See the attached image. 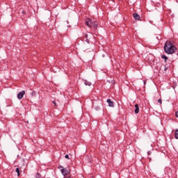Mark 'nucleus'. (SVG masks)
Segmentation results:
<instances>
[{
  "label": "nucleus",
  "mask_w": 178,
  "mask_h": 178,
  "mask_svg": "<svg viewBox=\"0 0 178 178\" xmlns=\"http://www.w3.org/2000/svg\"><path fill=\"white\" fill-rule=\"evenodd\" d=\"M165 70H166V68H165Z\"/></svg>",
  "instance_id": "obj_18"
},
{
  "label": "nucleus",
  "mask_w": 178,
  "mask_h": 178,
  "mask_svg": "<svg viewBox=\"0 0 178 178\" xmlns=\"http://www.w3.org/2000/svg\"><path fill=\"white\" fill-rule=\"evenodd\" d=\"M175 115H176L177 118H178V111H177V112L175 113Z\"/></svg>",
  "instance_id": "obj_17"
},
{
  "label": "nucleus",
  "mask_w": 178,
  "mask_h": 178,
  "mask_svg": "<svg viewBox=\"0 0 178 178\" xmlns=\"http://www.w3.org/2000/svg\"><path fill=\"white\" fill-rule=\"evenodd\" d=\"M86 24L88 27H90V28L94 27L95 29H97V27H98V25L95 22V21L90 19H86Z\"/></svg>",
  "instance_id": "obj_2"
},
{
  "label": "nucleus",
  "mask_w": 178,
  "mask_h": 178,
  "mask_svg": "<svg viewBox=\"0 0 178 178\" xmlns=\"http://www.w3.org/2000/svg\"><path fill=\"white\" fill-rule=\"evenodd\" d=\"M15 172L17 173V176H20V169L19 168H17L15 170Z\"/></svg>",
  "instance_id": "obj_9"
},
{
  "label": "nucleus",
  "mask_w": 178,
  "mask_h": 178,
  "mask_svg": "<svg viewBox=\"0 0 178 178\" xmlns=\"http://www.w3.org/2000/svg\"><path fill=\"white\" fill-rule=\"evenodd\" d=\"M59 169H60V172L63 176H67V175L70 173L69 170H66V168H63L62 165L59 167Z\"/></svg>",
  "instance_id": "obj_3"
},
{
  "label": "nucleus",
  "mask_w": 178,
  "mask_h": 178,
  "mask_svg": "<svg viewBox=\"0 0 178 178\" xmlns=\"http://www.w3.org/2000/svg\"><path fill=\"white\" fill-rule=\"evenodd\" d=\"M25 94H26V91H24V90L19 92L17 95L18 99H22L23 98V97H24Z\"/></svg>",
  "instance_id": "obj_4"
},
{
  "label": "nucleus",
  "mask_w": 178,
  "mask_h": 178,
  "mask_svg": "<svg viewBox=\"0 0 178 178\" xmlns=\"http://www.w3.org/2000/svg\"><path fill=\"white\" fill-rule=\"evenodd\" d=\"M53 104H54V106H58V105L56 104V102L53 101Z\"/></svg>",
  "instance_id": "obj_14"
},
{
  "label": "nucleus",
  "mask_w": 178,
  "mask_h": 178,
  "mask_svg": "<svg viewBox=\"0 0 178 178\" xmlns=\"http://www.w3.org/2000/svg\"><path fill=\"white\" fill-rule=\"evenodd\" d=\"M161 59H164L165 62H167L168 58L165 54L161 56Z\"/></svg>",
  "instance_id": "obj_8"
},
{
  "label": "nucleus",
  "mask_w": 178,
  "mask_h": 178,
  "mask_svg": "<svg viewBox=\"0 0 178 178\" xmlns=\"http://www.w3.org/2000/svg\"><path fill=\"white\" fill-rule=\"evenodd\" d=\"M133 16L135 20H140V15H138L137 13H134Z\"/></svg>",
  "instance_id": "obj_6"
},
{
  "label": "nucleus",
  "mask_w": 178,
  "mask_h": 178,
  "mask_svg": "<svg viewBox=\"0 0 178 178\" xmlns=\"http://www.w3.org/2000/svg\"><path fill=\"white\" fill-rule=\"evenodd\" d=\"M158 102H159V104H162V99H159L158 100Z\"/></svg>",
  "instance_id": "obj_16"
},
{
  "label": "nucleus",
  "mask_w": 178,
  "mask_h": 178,
  "mask_svg": "<svg viewBox=\"0 0 178 178\" xmlns=\"http://www.w3.org/2000/svg\"><path fill=\"white\" fill-rule=\"evenodd\" d=\"M85 38H86V41L88 44H90V40H88V35L85 34Z\"/></svg>",
  "instance_id": "obj_11"
},
{
  "label": "nucleus",
  "mask_w": 178,
  "mask_h": 178,
  "mask_svg": "<svg viewBox=\"0 0 178 178\" xmlns=\"http://www.w3.org/2000/svg\"><path fill=\"white\" fill-rule=\"evenodd\" d=\"M177 51V47L170 41H166L164 44V51L168 55H172L176 54Z\"/></svg>",
  "instance_id": "obj_1"
},
{
  "label": "nucleus",
  "mask_w": 178,
  "mask_h": 178,
  "mask_svg": "<svg viewBox=\"0 0 178 178\" xmlns=\"http://www.w3.org/2000/svg\"><path fill=\"white\" fill-rule=\"evenodd\" d=\"M35 177L36 178H40V177H41V175H40L39 173H37Z\"/></svg>",
  "instance_id": "obj_13"
},
{
  "label": "nucleus",
  "mask_w": 178,
  "mask_h": 178,
  "mask_svg": "<svg viewBox=\"0 0 178 178\" xmlns=\"http://www.w3.org/2000/svg\"><path fill=\"white\" fill-rule=\"evenodd\" d=\"M136 109L134 110L135 113H138L140 112V108L138 107V104L135 105Z\"/></svg>",
  "instance_id": "obj_7"
},
{
  "label": "nucleus",
  "mask_w": 178,
  "mask_h": 178,
  "mask_svg": "<svg viewBox=\"0 0 178 178\" xmlns=\"http://www.w3.org/2000/svg\"><path fill=\"white\" fill-rule=\"evenodd\" d=\"M175 137L177 140H178V129L175 130Z\"/></svg>",
  "instance_id": "obj_10"
},
{
  "label": "nucleus",
  "mask_w": 178,
  "mask_h": 178,
  "mask_svg": "<svg viewBox=\"0 0 178 178\" xmlns=\"http://www.w3.org/2000/svg\"><path fill=\"white\" fill-rule=\"evenodd\" d=\"M65 158L66 159H69V154H66V155L65 156Z\"/></svg>",
  "instance_id": "obj_15"
},
{
  "label": "nucleus",
  "mask_w": 178,
  "mask_h": 178,
  "mask_svg": "<svg viewBox=\"0 0 178 178\" xmlns=\"http://www.w3.org/2000/svg\"><path fill=\"white\" fill-rule=\"evenodd\" d=\"M107 102L108 104V106L113 108L114 104H113V102H112V100H111V99H108Z\"/></svg>",
  "instance_id": "obj_5"
},
{
  "label": "nucleus",
  "mask_w": 178,
  "mask_h": 178,
  "mask_svg": "<svg viewBox=\"0 0 178 178\" xmlns=\"http://www.w3.org/2000/svg\"><path fill=\"white\" fill-rule=\"evenodd\" d=\"M85 86H91V82L88 81H85Z\"/></svg>",
  "instance_id": "obj_12"
}]
</instances>
